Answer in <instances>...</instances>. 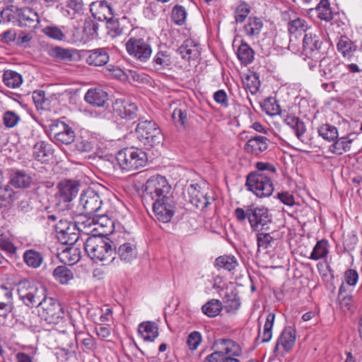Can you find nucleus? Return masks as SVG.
<instances>
[{
    "instance_id": "a19ab883",
    "label": "nucleus",
    "mask_w": 362,
    "mask_h": 362,
    "mask_svg": "<svg viewBox=\"0 0 362 362\" xmlns=\"http://www.w3.org/2000/svg\"><path fill=\"white\" fill-rule=\"evenodd\" d=\"M76 51L74 49L63 48L56 46L50 50V54L52 57L59 61L71 62Z\"/></svg>"
},
{
    "instance_id": "2eb2a0df",
    "label": "nucleus",
    "mask_w": 362,
    "mask_h": 362,
    "mask_svg": "<svg viewBox=\"0 0 362 362\" xmlns=\"http://www.w3.org/2000/svg\"><path fill=\"white\" fill-rule=\"evenodd\" d=\"M112 109L115 115L127 120H132L142 116L138 105L126 98H117L112 103Z\"/></svg>"
},
{
    "instance_id": "4c0bfd02",
    "label": "nucleus",
    "mask_w": 362,
    "mask_h": 362,
    "mask_svg": "<svg viewBox=\"0 0 362 362\" xmlns=\"http://www.w3.org/2000/svg\"><path fill=\"white\" fill-rule=\"evenodd\" d=\"M53 276L61 284H68L74 279V273L65 265L57 267L53 271Z\"/></svg>"
},
{
    "instance_id": "13d9d810",
    "label": "nucleus",
    "mask_w": 362,
    "mask_h": 362,
    "mask_svg": "<svg viewBox=\"0 0 362 362\" xmlns=\"http://www.w3.org/2000/svg\"><path fill=\"white\" fill-rule=\"evenodd\" d=\"M256 168L257 170L251 172L250 174H262L273 178L276 171L275 166L269 163L257 162Z\"/></svg>"
},
{
    "instance_id": "1a4fd4ad",
    "label": "nucleus",
    "mask_w": 362,
    "mask_h": 362,
    "mask_svg": "<svg viewBox=\"0 0 362 362\" xmlns=\"http://www.w3.org/2000/svg\"><path fill=\"white\" fill-rule=\"evenodd\" d=\"M245 185L249 191L259 198L270 197L274 189L272 178L262 174H248Z\"/></svg>"
},
{
    "instance_id": "bf43d9fd",
    "label": "nucleus",
    "mask_w": 362,
    "mask_h": 362,
    "mask_svg": "<svg viewBox=\"0 0 362 362\" xmlns=\"http://www.w3.org/2000/svg\"><path fill=\"white\" fill-rule=\"evenodd\" d=\"M263 110L269 115H276L281 112L280 105L274 98H266L262 105Z\"/></svg>"
},
{
    "instance_id": "412c9836",
    "label": "nucleus",
    "mask_w": 362,
    "mask_h": 362,
    "mask_svg": "<svg viewBox=\"0 0 362 362\" xmlns=\"http://www.w3.org/2000/svg\"><path fill=\"white\" fill-rule=\"evenodd\" d=\"M296 339V330L292 327H285L277 339L274 352L276 354L280 346L285 352H290L295 344Z\"/></svg>"
},
{
    "instance_id": "a878e982",
    "label": "nucleus",
    "mask_w": 362,
    "mask_h": 362,
    "mask_svg": "<svg viewBox=\"0 0 362 362\" xmlns=\"http://www.w3.org/2000/svg\"><path fill=\"white\" fill-rule=\"evenodd\" d=\"M69 247L63 250L59 254V258L65 264L73 265L77 263L81 257V244L69 245Z\"/></svg>"
},
{
    "instance_id": "864d4df0",
    "label": "nucleus",
    "mask_w": 362,
    "mask_h": 362,
    "mask_svg": "<svg viewBox=\"0 0 362 362\" xmlns=\"http://www.w3.org/2000/svg\"><path fill=\"white\" fill-rule=\"evenodd\" d=\"M216 266L228 271H232L238 265L237 259L233 255H223L216 259Z\"/></svg>"
},
{
    "instance_id": "4d7b16f0",
    "label": "nucleus",
    "mask_w": 362,
    "mask_h": 362,
    "mask_svg": "<svg viewBox=\"0 0 362 362\" xmlns=\"http://www.w3.org/2000/svg\"><path fill=\"white\" fill-rule=\"evenodd\" d=\"M273 232L269 231H259L257 234V246L259 248L264 250L270 247L272 242L274 240Z\"/></svg>"
},
{
    "instance_id": "8fccbe9b",
    "label": "nucleus",
    "mask_w": 362,
    "mask_h": 362,
    "mask_svg": "<svg viewBox=\"0 0 362 362\" xmlns=\"http://www.w3.org/2000/svg\"><path fill=\"white\" fill-rule=\"evenodd\" d=\"M338 298L340 308L344 312H353L354 305L352 296L346 293L343 284L339 287Z\"/></svg>"
},
{
    "instance_id": "e433bc0d",
    "label": "nucleus",
    "mask_w": 362,
    "mask_h": 362,
    "mask_svg": "<svg viewBox=\"0 0 362 362\" xmlns=\"http://www.w3.org/2000/svg\"><path fill=\"white\" fill-rule=\"evenodd\" d=\"M237 57L242 64L248 65L254 60L255 52L246 42L242 41L236 52Z\"/></svg>"
},
{
    "instance_id": "9d476101",
    "label": "nucleus",
    "mask_w": 362,
    "mask_h": 362,
    "mask_svg": "<svg viewBox=\"0 0 362 362\" xmlns=\"http://www.w3.org/2000/svg\"><path fill=\"white\" fill-rule=\"evenodd\" d=\"M103 201L95 190L88 189L81 194L79 206L86 216L94 217L103 216L105 211L102 209Z\"/></svg>"
},
{
    "instance_id": "a211bd4d",
    "label": "nucleus",
    "mask_w": 362,
    "mask_h": 362,
    "mask_svg": "<svg viewBox=\"0 0 362 362\" xmlns=\"http://www.w3.org/2000/svg\"><path fill=\"white\" fill-rule=\"evenodd\" d=\"M51 134L57 144H71L75 139V132L64 122L57 121L50 128Z\"/></svg>"
},
{
    "instance_id": "338daca9",
    "label": "nucleus",
    "mask_w": 362,
    "mask_h": 362,
    "mask_svg": "<svg viewBox=\"0 0 362 362\" xmlns=\"http://www.w3.org/2000/svg\"><path fill=\"white\" fill-rule=\"evenodd\" d=\"M106 69L107 71L110 76L121 81H125L129 78L127 73L124 72L122 69L117 66L110 64L107 66Z\"/></svg>"
},
{
    "instance_id": "cd10ccee",
    "label": "nucleus",
    "mask_w": 362,
    "mask_h": 362,
    "mask_svg": "<svg viewBox=\"0 0 362 362\" xmlns=\"http://www.w3.org/2000/svg\"><path fill=\"white\" fill-rule=\"evenodd\" d=\"M152 64L156 71L170 69L173 64L171 53L168 50H159L153 57Z\"/></svg>"
},
{
    "instance_id": "c03bdc74",
    "label": "nucleus",
    "mask_w": 362,
    "mask_h": 362,
    "mask_svg": "<svg viewBox=\"0 0 362 362\" xmlns=\"http://www.w3.org/2000/svg\"><path fill=\"white\" fill-rule=\"evenodd\" d=\"M224 308L227 312H232L237 310L240 307V300L238 293L235 291H230L227 292L223 298Z\"/></svg>"
},
{
    "instance_id": "ddd939ff",
    "label": "nucleus",
    "mask_w": 362,
    "mask_h": 362,
    "mask_svg": "<svg viewBox=\"0 0 362 362\" xmlns=\"http://www.w3.org/2000/svg\"><path fill=\"white\" fill-rule=\"evenodd\" d=\"M241 141L247 140L244 151L255 156H259L269 147V139L261 135H252L250 132L243 131L239 134Z\"/></svg>"
},
{
    "instance_id": "72a5a7b5",
    "label": "nucleus",
    "mask_w": 362,
    "mask_h": 362,
    "mask_svg": "<svg viewBox=\"0 0 362 362\" xmlns=\"http://www.w3.org/2000/svg\"><path fill=\"white\" fill-rule=\"evenodd\" d=\"M31 176L25 170H14L11 175L10 183L17 188L28 187L32 182Z\"/></svg>"
},
{
    "instance_id": "f8f14e48",
    "label": "nucleus",
    "mask_w": 362,
    "mask_h": 362,
    "mask_svg": "<svg viewBox=\"0 0 362 362\" xmlns=\"http://www.w3.org/2000/svg\"><path fill=\"white\" fill-rule=\"evenodd\" d=\"M54 227L57 237L62 244L73 245L78 243L80 234L75 222L61 218Z\"/></svg>"
},
{
    "instance_id": "37998d69",
    "label": "nucleus",
    "mask_w": 362,
    "mask_h": 362,
    "mask_svg": "<svg viewBox=\"0 0 362 362\" xmlns=\"http://www.w3.org/2000/svg\"><path fill=\"white\" fill-rule=\"evenodd\" d=\"M3 82L10 88H17L23 83L22 76L16 71L6 70L3 74Z\"/></svg>"
},
{
    "instance_id": "603ef678",
    "label": "nucleus",
    "mask_w": 362,
    "mask_h": 362,
    "mask_svg": "<svg viewBox=\"0 0 362 362\" xmlns=\"http://www.w3.org/2000/svg\"><path fill=\"white\" fill-rule=\"evenodd\" d=\"M0 248L7 254L12 255L16 252V247L11 240L9 233L0 229Z\"/></svg>"
},
{
    "instance_id": "c756f323",
    "label": "nucleus",
    "mask_w": 362,
    "mask_h": 362,
    "mask_svg": "<svg viewBox=\"0 0 362 362\" xmlns=\"http://www.w3.org/2000/svg\"><path fill=\"white\" fill-rule=\"evenodd\" d=\"M263 28V22L261 18L250 16L244 26L245 34L250 39L257 38Z\"/></svg>"
},
{
    "instance_id": "f3484780",
    "label": "nucleus",
    "mask_w": 362,
    "mask_h": 362,
    "mask_svg": "<svg viewBox=\"0 0 362 362\" xmlns=\"http://www.w3.org/2000/svg\"><path fill=\"white\" fill-rule=\"evenodd\" d=\"M319 67L320 75L326 79L337 78L344 75V65L337 59L325 57L320 59Z\"/></svg>"
},
{
    "instance_id": "aec40b11",
    "label": "nucleus",
    "mask_w": 362,
    "mask_h": 362,
    "mask_svg": "<svg viewBox=\"0 0 362 362\" xmlns=\"http://www.w3.org/2000/svg\"><path fill=\"white\" fill-rule=\"evenodd\" d=\"M115 254L119 259L126 263H130L136 259L138 251L136 242L134 239L119 243L117 248L115 245Z\"/></svg>"
},
{
    "instance_id": "ea45409f",
    "label": "nucleus",
    "mask_w": 362,
    "mask_h": 362,
    "mask_svg": "<svg viewBox=\"0 0 362 362\" xmlns=\"http://www.w3.org/2000/svg\"><path fill=\"white\" fill-rule=\"evenodd\" d=\"M64 26L59 27L52 24L42 28V33L49 38L57 41H63L66 38V35L64 32Z\"/></svg>"
},
{
    "instance_id": "dca6fc26",
    "label": "nucleus",
    "mask_w": 362,
    "mask_h": 362,
    "mask_svg": "<svg viewBox=\"0 0 362 362\" xmlns=\"http://www.w3.org/2000/svg\"><path fill=\"white\" fill-rule=\"evenodd\" d=\"M156 219L163 223H168L172 219L175 211V203L172 197L158 201L151 204Z\"/></svg>"
},
{
    "instance_id": "680f3d73",
    "label": "nucleus",
    "mask_w": 362,
    "mask_h": 362,
    "mask_svg": "<svg viewBox=\"0 0 362 362\" xmlns=\"http://www.w3.org/2000/svg\"><path fill=\"white\" fill-rule=\"evenodd\" d=\"M250 12V6L245 2L240 3L235 11V18L237 23H243Z\"/></svg>"
},
{
    "instance_id": "423d86ee",
    "label": "nucleus",
    "mask_w": 362,
    "mask_h": 362,
    "mask_svg": "<svg viewBox=\"0 0 362 362\" xmlns=\"http://www.w3.org/2000/svg\"><path fill=\"white\" fill-rule=\"evenodd\" d=\"M137 121L136 134L141 143L151 147L162 143L163 135L161 129L150 116H139Z\"/></svg>"
},
{
    "instance_id": "0eeeda50",
    "label": "nucleus",
    "mask_w": 362,
    "mask_h": 362,
    "mask_svg": "<svg viewBox=\"0 0 362 362\" xmlns=\"http://www.w3.org/2000/svg\"><path fill=\"white\" fill-rule=\"evenodd\" d=\"M171 186L166 178L160 175L151 176L145 185L143 198L148 204L162 201L165 197H172Z\"/></svg>"
},
{
    "instance_id": "2f4dec72",
    "label": "nucleus",
    "mask_w": 362,
    "mask_h": 362,
    "mask_svg": "<svg viewBox=\"0 0 362 362\" xmlns=\"http://www.w3.org/2000/svg\"><path fill=\"white\" fill-rule=\"evenodd\" d=\"M308 28V24L303 18L296 17L290 19L288 23V30L291 35L290 44L293 41V37H296L298 35L306 32Z\"/></svg>"
},
{
    "instance_id": "9b49d317",
    "label": "nucleus",
    "mask_w": 362,
    "mask_h": 362,
    "mask_svg": "<svg viewBox=\"0 0 362 362\" xmlns=\"http://www.w3.org/2000/svg\"><path fill=\"white\" fill-rule=\"evenodd\" d=\"M79 183L77 181L73 180H64L61 182L58 186V191L56 193L57 205L58 207L62 206V209L69 210V203L74 199L78 194L79 190ZM61 210V208H59Z\"/></svg>"
},
{
    "instance_id": "a18cd8bd",
    "label": "nucleus",
    "mask_w": 362,
    "mask_h": 362,
    "mask_svg": "<svg viewBox=\"0 0 362 362\" xmlns=\"http://www.w3.org/2000/svg\"><path fill=\"white\" fill-rule=\"evenodd\" d=\"M23 260L28 267L38 268L42 263L43 257L40 252L30 249L24 252Z\"/></svg>"
},
{
    "instance_id": "5fc2aeb1",
    "label": "nucleus",
    "mask_w": 362,
    "mask_h": 362,
    "mask_svg": "<svg viewBox=\"0 0 362 362\" xmlns=\"http://www.w3.org/2000/svg\"><path fill=\"white\" fill-rule=\"evenodd\" d=\"M15 199V192L13 189L7 184L4 187H0V205L7 206Z\"/></svg>"
},
{
    "instance_id": "0e129e2a",
    "label": "nucleus",
    "mask_w": 362,
    "mask_h": 362,
    "mask_svg": "<svg viewBox=\"0 0 362 362\" xmlns=\"http://www.w3.org/2000/svg\"><path fill=\"white\" fill-rule=\"evenodd\" d=\"M202 340V337L201 333L197 331H194L188 335L187 345L190 350L194 351L198 348Z\"/></svg>"
},
{
    "instance_id": "c85d7f7f",
    "label": "nucleus",
    "mask_w": 362,
    "mask_h": 362,
    "mask_svg": "<svg viewBox=\"0 0 362 362\" xmlns=\"http://www.w3.org/2000/svg\"><path fill=\"white\" fill-rule=\"evenodd\" d=\"M138 332L145 341H153L158 336V327L153 322H144L139 324Z\"/></svg>"
},
{
    "instance_id": "6e6d98bb",
    "label": "nucleus",
    "mask_w": 362,
    "mask_h": 362,
    "mask_svg": "<svg viewBox=\"0 0 362 362\" xmlns=\"http://www.w3.org/2000/svg\"><path fill=\"white\" fill-rule=\"evenodd\" d=\"M243 83L246 89L252 95L256 94L259 91L261 86L259 76L256 73H253L252 74L247 76L245 78Z\"/></svg>"
},
{
    "instance_id": "f704fd0d",
    "label": "nucleus",
    "mask_w": 362,
    "mask_h": 362,
    "mask_svg": "<svg viewBox=\"0 0 362 362\" xmlns=\"http://www.w3.org/2000/svg\"><path fill=\"white\" fill-rule=\"evenodd\" d=\"M52 155V149L50 146L45 141H38L34 146L33 150V156L38 161L45 163L48 160L49 157Z\"/></svg>"
},
{
    "instance_id": "774afa93",
    "label": "nucleus",
    "mask_w": 362,
    "mask_h": 362,
    "mask_svg": "<svg viewBox=\"0 0 362 362\" xmlns=\"http://www.w3.org/2000/svg\"><path fill=\"white\" fill-rule=\"evenodd\" d=\"M74 146L76 151L80 153L90 152L94 148V141L81 139L78 140Z\"/></svg>"
},
{
    "instance_id": "393cba45",
    "label": "nucleus",
    "mask_w": 362,
    "mask_h": 362,
    "mask_svg": "<svg viewBox=\"0 0 362 362\" xmlns=\"http://www.w3.org/2000/svg\"><path fill=\"white\" fill-rule=\"evenodd\" d=\"M177 52L184 59L194 60L200 56V46L193 40L187 39L179 47Z\"/></svg>"
},
{
    "instance_id": "58836bf2",
    "label": "nucleus",
    "mask_w": 362,
    "mask_h": 362,
    "mask_svg": "<svg viewBox=\"0 0 362 362\" xmlns=\"http://www.w3.org/2000/svg\"><path fill=\"white\" fill-rule=\"evenodd\" d=\"M317 132L325 140L329 142H334L339 136L338 129L330 124H323L317 128Z\"/></svg>"
},
{
    "instance_id": "6ab92c4d",
    "label": "nucleus",
    "mask_w": 362,
    "mask_h": 362,
    "mask_svg": "<svg viewBox=\"0 0 362 362\" xmlns=\"http://www.w3.org/2000/svg\"><path fill=\"white\" fill-rule=\"evenodd\" d=\"M356 140L357 135L355 133H349L341 137L338 136L329 146V151L336 155H342L351 151L352 146Z\"/></svg>"
},
{
    "instance_id": "e2e57ef3",
    "label": "nucleus",
    "mask_w": 362,
    "mask_h": 362,
    "mask_svg": "<svg viewBox=\"0 0 362 362\" xmlns=\"http://www.w3.org/2000/svg\"><path fill=\"white\" fill-rule=\"evenodd\" d=\"M20 120L19 116L13 111L8 110L3 115V123L8 128H13Z\"/></svg>"
},
{
    "instance_id": "f257e3e1",
    "label": "nucleus",
    "mask_w": 362,
    "mask_h": 362,
    "mask_svg": "<svg viewBox=\"0 0 362 362\" xmlns=\"http://www.w3.org/2000/svg\"><path fill=\"white\" fill-rule=\"evenodd\" d=\"M19 298L30 308L38 307L42 320L57 325L64 318V310L59 301L45 296V288L33 281L23 279L17 284Z\"/></svg>"
},
{
    "instance_id": "c9c22d12",
    "label": "nucleus",
    "mask_w": 362,
    "mask_h": 362,
    "mask_svg": "<svg viewBox=\"0 0 362 362\" xmlns=\"http://www.w3.org/2000/svg\"><path fill=\"white\" fill-rule=\"evenodd\" d=\"M126 21V17L119 19L115 16H111L107 21L108 33L113 37L123 35L125 32L123 23Z\"/></svg>"
},
{
    "instance_id": "7c9ffc66",
    "label": "nucleus",
    "mask_w": 362,
    "mask_h": 362,
    "mask_svg": "<svg viewBox=\"0 0 362 362\" xmlns=\"http://www.w3.org/2000/svg\"><path fill=\"white\" fill-rule=\"evenodd\" d=\"M337 49L344 58L350 59L357 49V45L346 35H341L337 43Z\"/></svg>"
},
{
    "instance_id": "49530a36",
    "label": "nucleus",
    "mask_w": 362,
    "mask_h": 362,
    "mask_svg": "<svg viewBox=\"0 0 362 362\" xmlns=\"http://www.w3.org/2000/svg\"><path fill=\"white\" fill-rule=\"evenodd\" d=\"M160 3L158 0H146V6L144 7L145 16L150 19L158 16L163 11Z\"/></svg>"
},
{
    "instance_id": "052dcab7",
    "label": "nucleus",
    "mask_w": 362,
    "mask_h": 362,
    "mask_svg": "<svg viewBox=\"0 0 362 362\" xmlns=\"http://www.w3.org/2000/svg\"><path fill=\"white\" fill-rule=\"evenodd\" d=\"M187 18V11L184 6L176 5L172 11V19L173 22L178 25H182Z\"/></svg>"
},
{
    "instance_id": "7ed1b4c3",
    "label": "nucleus",
    "mask_w": 362,
    "mask_h": 362,
    "mask_svg": "<svg viewBox=\"0 0 362 362\" xmlns=\"http://www.w3.org/2000/svg\"><path fill=\"white\" fill-rule=\"evenodd\" d=\"M88 256L95 262H111L115 255V245L109 238L100 235H91L83 243Z\"/></svg>"
},
{
    "instance_id": "5701e85b",
    "label": "nucleus",
    "mask_w": 362,
    "mask_h": 362,
    "mask_svg": "<svg viewBox=\"0 0 362 362\" xmlns=\"http://www.w3.org/2000/svg\"><path fill=\"white\" fill-rule=\"evenodd\" d=\"M83 56L88 64L95 66H100L106 64L110 59L107 50L105 48H97L86 50Z\"/></svg>"
},
{
    "instance_id": "6e6552de",
    "label": "nucleus",
    "mask_w": 362,
    "mask_h": 362,
    "mask_svg": "<svg viewBox=\"0 0 362 362\" xmlns=\"http://www.w3.org/2000/svg\"><path fill=\"white\" fill-rule=\"evenodd\" d=\"M115 160L119 168L129 171L145 166L148 158L142 149L132 146L120 150Z\"/></svg>"
},
{
    "instance_id": "bb28decb",
    "label": "nucleus",
    "mask_w": 362,
    "mask_h": 362,
    "mask_svg": "<svg viewBox=\"0 0 362 362\" xmlns=\"http://www.w3.org/2000/svg\"><path fill=\"white\" fill-rule=\"evenodd\" d=\"M84 100L95 107H103L107 100V94L100 88H90L84 96Z\"/></svg>"
},
{
    "instance_id": "79ce46f5",
    "label": "nucleus",
    "mask_w": 362,
    "mask_h": 362,
    "mask_svg": "<svg viewBox=\"0 0 362 362\" xmlns=\"http://www.w3.org/2000/svg\"><path fill=\"white\" fill-rule=\"evenodd\" d=\"M275 319V315L273 313H269L266 319V322L264 325L263 332H260V328L259 329V334L257 339L261 337V341L262 343L269 342L272 337V328L274 326V322Z\"/></svg>"
},
{
    "instance_id": "4be33fe9",
    "label": "nucleus",
    "mask_w": 362,
    "mask_h": 362,
    "mask_svg": "<svg viewBox=\"0 0 362 362\" xmlns=\"http://www.w3.org/2000/svg\"><path fill=\"white\" fill-rule=\"evenodd\" d=\"M16 16L21 27L36 28L40 23V18L37 13L33 8L24 7L17 9Z\"/></svg>"
},
{
    "instance_id": "b1692460",
    "label": "nucleus",
    "mask_w": 362,
    "mask_h": 362,
    "mask_svg": "<svg viewBox=\"0 0 362 362\" xmlns=\"http://www.w3.org/2000/svg\"><path fill=\"white\" fill-rule=\"evenodd\" d=\"M90 11L95 19L99 21L108 20L112 16V8L105 1H97L90 4Z\"/></svg>"
},
{
    "instance_id": "f03ea898",
    "label": "nucleus",
    "mask_w": 362,
    "mask_h": 362,
    "mask_svg": "<svg viewBox=\"0 0 362 362\" xmlns=\"http://www.w3.org/2000/svg\"><path fill=\"white\" fill-rule=\"evenodd\" d=\"M234 216L239 222H243L247 218L252 230L257 232L269 231L273 224L272 215L263 206L250 205L245 210L238 207L234 211Z\"/></svg>"
},
{
    "instance_id": "3c124183",
    "label": "nucleus",
    "mask_w": 362,
    "mask_h": 362,
    "mask_svg": "<svg viewBox=\"0 0 362 362\" xmlns=\"http://www.w3.org/2000/svg\"><path fill=\"white\" fill-rule=\"evenodd\" d=\"M328 254V242L326 240L317 241L315 245L310 258L313 260H318L325 257Z\"/></svg>"
},
{
    "instance_id": "69168bd1",
    "label": "nucleus",
    "mask_w": 362,
    "mask_h": 362,
    "mask_svg": "<svg viewBox=\"0 0 362 362\" xmlns=\"http://www.w3.org/2000/svg\"><path fill=\"white\" fill-rule=\"evenodd\" d=\"M172 117L175 122L180 123L183 129L186 128V124L187 122V112L186 110L176 108L173 110Z\"/></svg>"
},
{
    "instance_id": "de8ad7c7",
    "label": "nucleus",
    "mask_w": 362,
    "mask_h": 362,
    "mask_svg": "<svg viewBox=\"0 0 362 362\" xmlns=\"http://www.w3.org/2000/svg\"><path fill=\"white\" fill-rule=\"evenodd\" d=\"M313 10H315L317 17L321 20L330 21L333 18V13L327 0H321L315 9H310L311 11Z\"/></svg>"
},
{
    "instance_id": "473e14b6",
    "label": "nucleus",
    "mask_w": 362,
    "mask_h": 362,
    "mask_svg": "<svg viewBox=\"0 0 362 362\" xmlns=\"http://www.w3.org/2000/svg\"><path fill=\"white\" fill-rule=\"evenodd\" d=\"M284 122L293 131L297 138L303 141V137L306 132L305 123L294 115H286Z\"/></svg>"
},
{
    "instance_id": "39448f33",
    "label": "nucleus",
    "mask_w": 362,
    "mask_h": 362,
    "mask_svg": "<svg viewBox=\"0 0 362 362\" xmlns=\"http://www.w3.org/2000/svg\"><path fill=\"white\" fill-rule=\"evenodd\" d=\"M216 351L208 355L204 362H240L243 350L240 345L230 339H218L215 341Z\"/></svg>"
},
{
    "instance_id": "09e8293b",
    "label": "nucleus",
    "mask_w": 362,
    "mask_h": 362,
    "mask_svg": "<svg viewBox=\"0 0 362 362\" xmlns=\"http://www.w3.org/2000/svg\"><path fill=\"white\" fill-rule=\"evenodd\" d=\"M221 310L222 303L217 299H211L205 303L202 308L203 313L209 317H214L217 316L219 315Z\"/></svg>"
},
{
    "instance_id": "4468645a",
    "label": "nucleus",
    "mask_w": 362,
    "mask_h": 362,
    "mask_svg": "<svg viewBox=\"0 0 362 362\" xmlns=\"http://www.w3.org/2000/svg\"><path fill=\"white\" fill-rule=\"evenodd\" d=\"M322 40L320 35V32L308 31L307 32L303 40V54L310 59L318 60L321 57V47Z\"/></svg>"
},
{
    "instance_id": "20e7f679",
    "label": "nucleus",
    "mask_w": 362,
    "mask_h": 362,
    "mask_svg": "<svg viewBox=\"0 0 362 362\" xmlns=\"http://www.w3.org/2000/svg\"><path fill=\"white\" fill-rule=\"evenodd\" d=\"M127 53L141 62H145L151 56L152 49L145 32L139 28H134L129 34L125 44Z\"/></svg>"
}]
</instances>
